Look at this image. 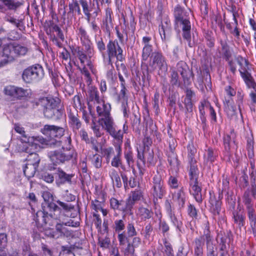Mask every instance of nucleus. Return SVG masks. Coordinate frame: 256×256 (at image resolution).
<instances>
[{"instance_id":"obj_1","label":"nucleus","mask_w":256,"mask_h":256,"mask_svg":"<svg viewBox=\"0 0 256 256\" xmlns=\"http://www.w3.org/2000/svg\"><path fill=\"white\" fill-rule=\"evenodd\" d=\"M22 147L16 148L18 152H26L28 154L26 158V164L38 166L40 158L36 151L46 147L48 142L42 136L26 138L22 140Z\"/></svg>"},{"instance_id":"obj_2","label":"nucleus","mask_w":256,"mask_h":256,"mask_svg":"<svg viewBox=\"0 0 256 256\" xmlns=\"http://www.w3.org/2000/svg\"><path fill=\"white\" fill-rule=\"evenodd\" d=\"M60 213L54 214L52 218L47 219L46 224H36L38 228H40L44 231V233L48 236L54 238H58L63 236L67 238L73 236L72 232L64 226V222H60Z\"/></svg>"},{"instance_id":"obj_3","label":"nucleus","mask_w":256,"mask_h":256,"mask_svg":"<svg viewBox=\"0 0 256 256\" xmlns=\"http://www.w3.org/2000/svg\"><path fill=\"white\" fill-rule=\"evenodd\" d=\"M42 196L44 202L42 204V210L37 212L34 216L36 224H46L47 219L51 220L54 214L60 213V208L53 202V196L48 192H44Z\"/></svg>"},{"instance_id":"obj_4","label":"nucleus","mask_w":256,"mask_h":256,"mask_svg":"<svg viewBox=\"0 0 256 256\" xmlns=\"http://www.w3.org/2000/svg\"><path fill=\"white\" fill-rule=\"evenodd\" d=\"M190 10H184L179 6L174 9V26L176 28H180L182 30V36L188 43L190 46L191 40V24L190 21Z\"/></svg>"},{"instance_id":"obj_5","label":"nucleus","mask_w":256,"mask_h":256,"mask_svg":"<svg viewBox=\"0 0 256 256\" xmlns=\"http://www.w3.org/2000/svg\"><path fill=\"white\" fill-rule=\"evenodd\" d=\"M38 106L42 108L45 117L54 120L60 119L63 115V110L60 108L58 100L52 97H44L38 100Z\"/></svg>"},{"instance_id":"obj_6","label":"nucleus","mask_w":256,"mask_h":256,"mask_svg":"<svg viewBox=\"0 0 256 256\" xmlns=\"http://www.w3.org/2000/svg\"><path fill=\"white\" fill-rule=\"evenodd\" d=\"M27 48L16 42H10L4 44L2 54L0 53V68L12 62L17 56L24 55Z\"/></svg>"},{"instance_id":"obj_7","label":"nucleus","mask_w":256,"mask_h":256,"mask_svg":"<svg viewBox=\"0 0 256 256\" xmlns=\"http://www.w3.org/2000/svg\"><path fill=\"white\" fill-rule=\"evenodd\" d=\"M195 163L196 160H193L192 158L189 171V190L190 194L194 196L196 200L198 202L200 203L202 199L201 194V188L198 186V178L199 171Z\"/></svg>"},{"instance_id":"obj_8","label":"nucleus","mask_w":256,"mask_h":256,"mask_svg":"<svg viewBox=\"0 0 256 256\" xmlns=\"http://www.w3.org/2000/svg\"><path fill=\"white\" fill-rule=\"evenodd\" d=\"M148 67L150 71L158 70V74L160 76L166 75L168 71V64L166 58L160 52H153L150 56Z\"/></svg>"},{"instance_id":"obj_9","label":"nucleus","mask_w":256,"mask_h":256,"mask_svg":"<svg viewBox=\"0 0 256 256\" xmlns=\"http://www.w3.org/2000/svg\"><path fill=\"white\" fill-rule=\"evenodd\" d=\"M6 98L11 101L30 98L32 92L29 88H24L14 86H8L4 89Z\"/></svg>"},{"instance_id":"obj_10","label":"nucleus","mask_w":256,"mask_h":256,"mask_svg":"<svg viewBox=\"0 0 256 256\" xmlns=\"http://www.w3.org/2000/svg\"><path fill=\"white\" fill-rule=\"evenodd\" d=\"M123 50L116 40H110L106 44V53L102 54L104 62L105 64L112 65V60L115 58L118 60H122Z\"/></svg>"},{"instance_id":"obj_11","label":"nucleus","mask_w":256,"mask_h":256,"mask_svg":"<svg viewBox=\"0 0 256 256\" xmlns=\"http://www.w3.org/2000/svg\"><path fill=\"white\" fill-rule=\"evenodd\" d=\"M43 68L40 64H34L25 69L22 78L26 83H35L40 80L44 76Z\"/></svg>"},{"instance_id":"obj_12","label":"nucleus","mask_w":256,"mask_h":256,"mask_svg":"<svg viewBox=\"0 0 256 256\" xmlns=\"http://www.w3.org/2000/svg\"><path fill=\"white\" fill-rule=\"evenodd\" d=\"M41 132L51 140L50 142L45 139L48 144L46 146H47L54 144L56 141V138H60L64 136V128L56 126L46 124L41 129Z\"/></svg>"},{"instance_id":"obj_13","label":"nucleus","mask_w":256,"mask_h":256,"mask_svg":"<svg viewBox=\"0 0 256 256\" xmlns=\"http://www.w3.org/2000/svg\"><path fill=\"white\" fill-rule=\"evenodd\" d=\"M151 194L154 199L162 198L166 194L162 176L160 172L157 171L152 178V186Z\"/></svg>"},{"instance_id":"obj_14","label":"nucleus","mask_w":256,"mask_h":256,"mask_svg":"<svg viewBox=\"0 0 256 256\" xmlns=\"http://www.w3.org/2000/svg\"><path fill=\"white\" fill-rule=\"evenodd\" d=\"M49 156L51 161L54 164H60L76 156V153L73 149L62 150L50 152Z\"/></svg>"},{"instance_id":"obj_15","label":"nucleus","mask_w":256,"mask_h":256,"mask_svg":"<svg viewBox=\"0 0 256 256\" xmlns=\"http://www.w3.org/2000/svg\"><path fill=\"white\" fill-rule=\"evenodd\" d=\"M125 222L124 218L120 220H116L114 221L112 226L114 232L118 234L117 238L120 246H126L128 242V238L126 236L124 230L125 229Z\"/></svg>"},{"instance_id":"obj_16","label":"nucleus","mask_w":256,"mask_h":256,"mask_svg":"<svg viewBox=\"0 0 256 256\" xmlns=\"http://www.w3.org/2000/svg\"><path fill=\"white\" fill-rule=\"evenodd\" d=\"M76 33L88 54L91 56L94 52V50L86 31L81 26L78 28Z\"/></svg>"},{"instance_id":"obj_17","label":"nucleus","mask_w":256,"mask_h":256,"mask_svg":"<svg viewBox=\"0 0 256 256\" xmlns=\"http://www.w3.org/2000/svg\"><path fill=\"white\" fill-rule=\"evenodd\" d=\"M175 70L178 73L179 72L181 74L185 86H189L190 84V72L186 64L182 61L178 62Z\"/></svg>"},{"instance_id":"obj_18","label":"nucleus","mask_w":256,"mask_h":256,"mask_svg":"<svg viewBox=\"0 0 256 256\" xmlns=\"http://www.w3.org/2000/svg\"><path fill=\"white\" fill-rule=\"evenodd\" d=\"M236 134L234 130H232L229 134H226L224 137V150L228 153L232 148H236Z\"/></svg>"},{"instance_id":"obj_19","label":"nucleus","mask_w":256,"mask_h":256,"mask_svg":"<svg viewBox=\"0 0 256 256\" xmlns=\"http://www.w3.org/2000/svg\"><path fill=\"white\" fill-rule=\"evenodd\" d=\"M166 208L170 222L176 228V230H180V228L182 225V222L176 216L174 212L172 209L170 204L168 202L166 203Z\"/></svg>"},{"instance_id":"obj_20","label":"nucleus","mask_w":256,"mask_h":256,"mask_svg":"<svg viewBox=\"0 0 256 256\" xmlns=\"http://www.w3.org/2000/svg\"><path fill=\"white\" fill-rule=\"evenodd\" d=\"M97 103L96 112L100 118L110 114L111 106L109 103L104 100H100Z\"/></svg>"},{"instance_id":"obj_21","label":"nucleus","mask_w":256,"mask_h":256,"mask_svg":"<svg viewBox=\"0 0 256 256\" xmlns=\"http://www.w3.org/2000/svg\"><path fill=\"white\" fill-rule=\"evenodd\" d=\"M226 61L228 62L230 70L233 74H234L236 70L237 64L240 67L242 66L244 63L247 65L246 60L240 56H232L231 58H230L229 60H226Z\"/></svg>"},{"instance_id":"obj_22","label":"nucleus","mask_w":256,"mask_h":256,"mask_svg":"<svg viewBox=\"0 0 256 256\" xmlns=\"http://www.w3.org/2000/svg\"><path fill=\"white\" fill-rule=\"evenodd\" d=\"M256 198V187L254 185H252L250 188L246 190L244 196V202L247 208H252V202Z\"/></svg>"},{"instance_id":"obj_23","label":"nucleus","mask_w":256,"mask_h":256,"mask_svg":"<svg viewBox=\"0 0 256 256\" xmlns=\"http://www.w3.org/2000/svg\"><path fill=\"white\" fill-rule=\"evenodd\" d=\"M112 12L111 9L107 8L106 10V16L103 20L102 28L103 30L107 33H110L114 27L112 17Z\"/></svg>"},{"instance_id":"obj_24","label":"nucleus","mask_w":256,"mask_h":256,"mask_svg":"<svg viewBox=\"0 0 256 256\" xmlns=\"http://www.w3.org/2000/svg\"><path fill=\"white\" fill-rule=\"evenodd\" d=\"M52 32L53 34L50 35L51 40L56 46L61 47L62 43L59 40L63 42L64 39L62 31L58 26L55 25L52 28Z\"/></svg>"},{"instance_id":"obj_25","label":"nucleus","mask_w":256,"mask_h":256,"mask_svg":"<svg viewBox=\"0 0 256 256\" xmlns=\"http://www.w3.org/2000/svg\"><path fill=\"white\" fill-rule=\"evenodd\" d=\"M170 22L167 16H164L159 26V32L162 40L164 41L166 39V32L170 31Z\"/></svg>"},{"instance_id":"obj_26","label":"nucleus","mask_w":256,"mask_h":256,"mask_svg":"<svg viewBox=\"0 0 256 256\" xmlns=\"http://www.w3.org/2000/svg\"><path fill=\"white\" fill-rule=\"evenodd\" d=\"M218 156V152L216 150L208 148L204 154V162L206 164H212L216 160Z\"/></svg>"},{"instance_id":"obj_27","label":"nucleus","mask_w":256,"mask_h":256,"mask_svg":"<svg viewBox=\"0 0 256 256\" xmlns=\"http://www.w3.org/2000/svg\"><path fill=\"white\" fill-rule=\"evenodd\" d=\"M99 120L101 122L102 127L109 132L115 126L114 122L111 114L100 118Z\"/></svg>"},{"instance_id":"obj_28","label":"nucleus","mask_w":256,"mask_h":256,"mask_svg":"<svg viewBox=\"0 0 256 256\" xmlns=\"http://www.w3.org/2000/svg\"><path fill=\"white\" fill-rule=\"evenodd\" d=\"M142 198V193L140 190L132 192L126 202V208L130 209L134 203L140 200Z\"/></svg>"},{"instance_id":"obj_29","label":"nucleus","mask_w":256,"mask_h":256,"mask_svg":"<svg viewBox=\"0 0 256 256\" xmlns=\"http://www.w3.org/2000/svg\"><path fill=\"white\" fill-rule=\"evenodd\" d=\"M72 175L66 174L63 170L58 169L56 173V183L60 185L65 183L67 182L70 181Z\"/></svg>"},{"instance_id":"obj_30","label":"nucleus","mask_w":256,"mask_h":256,"mask_svg":"<svg viewBox=\"0 0 256 256\" xmlns=\"http://www.w3.org/2000/svg\"><path fill=\"white\" fill-rule=\"evenodd\" d=\"M220 44L222 47V54L224 58L226 60H229L232 56V50L230 49L226 41L220 40Z\"/></svg>"},{"instance_id":"obj_31","label":"nucleus","mask_w":256,"mask_h":256,"mask_svg":"<svg viewBox=\"0 0 256 256\" xmlns=\"http://www.w3.org/2000/svg\"><path fill=\"white\" fill-rule=\"evenodd\" d=\"M173 199L178 202L180 208L184 207L186 202V195L183 190L180 189L174 192L173 195Z\"/></svg>"},{"instance_id":"obj_32","label":"nucleus","mask_w":256,"mask_h":256,"mask_svg":"<svg viewBox=\"0 0 256 256\" xmlns=\"http://www.w3.org/2000/svg\"><path fill=\"white\" fill-rule=\"evenodd\" d=\"M152 212L149 209L140 207L138 208L137 215L142 220H146L152 217Z\"/></svg>"},{"instance_id":"obj_33","label":"nucleus","mask_w":256,"mask_h":256,"mask_svg":"<svg viewBox=\"0 0 256 256\" xmlns=\"http://www.w3.org/2000/svg\"><path fill=\"white\" fill-rule=\"evenodd\" d=\"M38 167V166L26 164L25 166L23 168L24 174L28 178H32L34 176Z\"/></svg>"},{"instance_id":"obj_34","label":"nucleus","mask_w":256,"mask_h":256,"mask_svg":"<svg viewBox=\"0 0 256 256\" xmlns=\"http://www.w3.org/2000/svg\"><path fill=\"white\" fill-rule=\"evenodd\" d=\"M141 238L138 236H134L132 240V243L130 244L128 242H126L128 244L126 248L124 250V254H128L130 252H132L134 250H131L132 247V248H138V247L140 244H141Z\"/></svg>"},{"instance_id":"obj_35","label":"nucleus","mask_w":256,"mask_h":256,"mask_svg":"<svg viewBox=\"0 0 256 256\" xmlns=\"http://www.w3.org/2000/svg\"><path fill=\"white\" fill-rule=\"evenodd\" d=\"M210 204L211 205L210 210L214 215H218L221 210L222 202L220 200H216L212 198L210 200Z\"/></svg>"},{"instance_id":"obj_36","label":"nucleus","mask_w":256,"mask_h":256,"mask_svg":"<svg viewBox=\"0 0 256 256\" xmlns=\"http://www.w3.org/2000/svg\"><path fill=\"white\" fill-rule=\"evenodd\" d=\"M69 118V122L74 130H78L80 128L81 122L77 116L70 114Z\"/></svg>"},{"instance_id":"obj_37","label":"nucleus","mask_w":256,"mask_h":256,"mask_svg":"<svg viewBox=\"0 0 256 256\" xmlns=\"http://www.w3.org/2000/svg\"><path fill=\"white\" fill-rule=\"evenodd\" d=\"M203 242L200 238H196L194 241V256H202L203 255Z\"/></svg>"},{"instance_id":"obj_38","label":"nucleus","mask_w":256,"mask_h":256,"mask_svg":"<svg viewBox=\"0 0 256 256\" xmlns=\"http://www.w3.org/2000/svg\"><path fill=\"white\" fill-rule=\"evenodd\" d=\"M110 176L112 181L113 184L120 188L122 186L120 178L118 172L114 169H112L109 173Z\"/></svg>"},{"instance_id":"obj_39","label":"nucleus","mask_w":256,"mask_h":256,"mask_svg":"<svg viewBox=\"0 0 256 256\" xmlns=\"http://www.w3.org/2000/svg\"><path fill=\"white\" fill-rule=\"evenodd\" d=\"M22 3L17 0H4V6L8 9L15 10L18 9Z\"/></svg>"},{"instance_id":"obj_40","label":"nucleus","mask_w":256,"mask_h":256,"mask_svg":"<svg viewBox=\"0 0 256 256\" xmlns=\"http://www.w3.org/2000/svg\"><path fill=\"white\" fill-rule=\"evenodd\" d=\"M248 209V215L251 228L254 230L256 226V215L252 208Z\"/></svg>"},{"instance_id":"obj_41","label":"nucleus","mask_w":256,"mask_h":256,"mask_svg":"<svg viewBox=\"0 0 256 256\" xmlns=\"http://www.w3.org/2000/svg\"><path fill=\"white\" fill-rule=\"evenodd\" d=\"M80 2L82 8L83 12L86 16V20L88 22H89L91 16L90 12L92 11V9L89 8L88 3L86 0H80Z\"/></svg>"},{"instance_id":"obj_42","label":"nucleus","mask_w":256,"mask_h":256,"mask_svg":"<svg viewBox=\"0 0 256 256\" xmlns=\"http://www.w3.org/2000/svg\"><path fill=\"white\" fill-rule=\"evenodd\" d=\"M152 45L144 46L142 52V60L144 61L147 60L150 55H152Z\"/></svg>"},{"instance_id":"obj_43","label":"nucleus","mask_w":256,"mask_h":256,"mask_svg":"<svg viewBox=\"0 0 256 256\" xmlns=\"http://www.w3.org/2000/svg\"><path fill=\"white\" fill-rule=\"evenodd\" d=\"M170 84L172 86H178L180 85L178 74L174 69L172 70Z\"/></svg>"},{"instance_id":"obj_44","label":"nucleus","mask_w":256,"mask_h":256,"mask_svg":"<svg viewBox=\"0 0 256 256\" xmlns=\"http://www.w3.org/2000/svg\"><path fill=\"white\" fill-rule=\"evenodd\" d=\"M126 236L128 238H132L136 236L137 232L132 222H128L126 226Z\"/></svg>"},{"instance_id":"obj_45","label":"nucleus","mask_w":256,"mask_h":256,"mask_svg":"<svg viewBox=\"0 0 256 256\" xmlns=\"http://www.w3.org/2000/svg\"><path fill=\"white\" fill-rule=\"evenodd\" d=\"M88 94L91 100H96L97 102L100 101L99 100L98 92L94 87H90L88 91Z\"/></svg>"},{"instance_id":"obj_46","label":"nucleus","mask_w":256,"mask_h":256,"mask_svg":"<svg viewBox=\"0 0 256 256\" xmlns=\"http://www.w3.org/2000/svg\"><path fill=\"white\" fill-rule=\"evenodd\" d=\"M108 133L111 136L116 140H121L122 139L124 132L121 130H116L115 126L110 130Z\"/></svg>"},{"instance_id":"obj_47","label":"nucleus","mask_w":256,"mask_h":256,"mask_svg":"<svg viewBox=\"0 0 256 256\" xmlns=\"http://www.w3.org/2000/svg\"><path fill=\"white\" fill-rule=\"evenodd\" d=\"M96 44V47L100 52V53L101 54L102 56V54H104L105 53V50H106V46L105 44L103 41V40L102 38H98L95 39Z\"/></svg>"},{"instance_id":"obj_48","label":"nucleus","mask_w":256,"mask_h":256,"mask_svg":"<svg viewBox=\"0 0 256 256\" xmlns=\"http://www.w3.org/2000/svg\"><path fill=\"white\" fill-rule=\"evenodd\" d=\"M210 104L206 101H204L201 102L200 105L199 106V111L200 114V118L202 121L205 120V108L208 110Z\"/></svg>"},{"instance_id":"obj_49","label":"nucleus","mask_w":256,"mask_h":256,"mask_svg":"<svg viewBox=\"0 0 256 256\" xmlns=\"http://www.w3.org/2000/svg\"><path fill=\"white\" fill-rule=\"evenodd\" d=\"M242 76L244 78L246 84L252 88H254L255 84L252 79L250 76L248 74H245L242 72L240 70H239Z\"/></svg>"},{"instance_id":"obj_50","label":"nucleus","mask_w":256,"mask_h":256,"mask_svg":"<svg viewBox=\"0 0 256 256\" xmlns=\"http://www.w3.org/2000/svg\"><path fill=\"white\" fill-rule=\"evenodd\" d=\"M233 215L234 222L238 224L240 226H243L244 222V216L238 212H234Z\"/></svg>"},{"instance_id":"obj_51","label":"nucleus","mask_w":256,"mask_h":256,"mask_svg":"<svg viewBox=\"0 0 256 256\" xmlns=\"http://www.w3.org/2000/svg\"><path fill=\"white\" fill-rule=\"evenodd\" d=\"M14 130L18 133H19L20 134H22V138L21 141L20 142V144H18L17 148H19L20 147L21 148L22 147V142H23L22 140L24 139L25 137L29 138L30 136L28 137L24 134L25 132L24 130V128L20 126L19 124H16L14 125Z\"/></svg>"},{"instance_id":"obj_52","label":"nucleus","mask_w":256,"mask_h":256,"mask_svg":"<svg viewBox=\"0 0 256 256\" xmlns=\"http://www.w3.org/2000/svg\"><path fill=\"white\" fill-rule=\"evenodd\" d=\"M102 158L100 156L96 154H94L92 158V163L96 168H100L102 166Z\"/></svg>"},{"instance_id":"obj_53","label":"nucleus","mask_w":256,"mask_h":256,"mask_svg":"<svg viewBox=\"0 0 256 256\" xmlns=\"http://www.w3.org/2000/svg\"><path fill=\"white\" fill-rule=\"evenodd\" d=\"M102 154L106 156V160L109 161L112 154L114 153V149L112 147L101 148Z\"/></svg>"},{"instance_id":"obj_54","label":"nucleus","mask_w":256,"mask_h":256,"mask_svg":"<svg viewBox=\"0 0 256 256\" xmlns=\"http://www.w3.org/2000/svg\"><path fill=\"white\" fill-rule=\"evenodd\" d=\"M68 7L70 12H77L78 14H80V9L78 2H72L69 4Z\"/></svg>"},{"instance_id":"obj_55","label":"nucleus","mask_w":256,"mask_h":256,"mask_svg":"<svg viewBox=\"0 0 256 256\" xmlns=\"http://www.w3.org/2000/svg\"><path fill=\"white\" fill-rule=\"evenodd\" d=\"M7 20L16 26V27L20 30L24 28V25L21 20H17L14 18L10 17L8 18Z\"/></svg>"},{"instance_id":"obj_56","label":"nucleus","mask_w":256,"mask_h":256,"mask_svg":"<svg viewBox=\"0 0 256 256\" xmlns=\"http://www.w3.org/2000/svg\"><path fill=\"white\" fill-rule=\"evenodd\" d=\"M122 202H119L118 200L114 198H111L110 200V206L114 210H124V209H122L120 207L122 204Z\"/></svg>"},{"instance_id":"obj_57","label":"nucleus","mask_w":256,"mask_h":256,"mask_svg":"<svg viewBox=\"0 0 256 256\" xmlns=\"http://www.w3.org/2000/svg\"><path fill=\"white\" fill-rule=\"evenodd\" d=\"M168 184L172 188H176L178 186V182L177 178L173 176L169 177Z\"/></svg>"},{"instance_id":"obj_58","label":"nucleus","mask_w":256,"mask_h":256,"mask_svg":"<svg viewBox=\"0 0 256 256\" xmlns=\"http://www.w3.org/2000/svg\"><path fill=\"white\" fill-rule=\"evenodd\" d=\"M41 178L48 183L52 182L54 180V176L49 172H44L41 174Z\"/></svg>"},{"instance_id":"obj_59","label":"nucleus","mask_w":256,"mask_h":256,"mask_svg":"<svg viewBox=\"0 0 256 256\" xmlns=\"http://www.w3.org/2000/svg\"><path fill=\"white\" fill-rule=\"evenodd\" d=\"M7 237L4 234H0V251H2L6 246Z\"/></svg>"},{"instance_id":"obj_60","label":"nucleus","mask_w":256,"mask_h":256,"mask_svg":"<svg viewBox=\"0 0 256 256\" xmlns=\"http://www.w3.org/2000/svg\"><path fill=\"white\" fill-rule=\"evenodd\" d=\"M124 158L128 166H130L131 164L133 163L132 154L130 149L126 150L124 152Z\"/></svg>"},{"instance_id":"obj_61","label":"nucleus","mask_w":256,"mask_h":256,"mask_svg":"<svg viewBox=\"0 0 256 256\" xmlns=\"http://www.w3.org/2000/svg\"><path fill=\"white\" fill-rule=\"evenodd\" d=\"M184 104L187 112H191L192 111V99L186 98L184 100Z\"/></svg>"},{"instance_id":"obj_62","label":"nucleus","mask_w":256,"mask_h":256,"mask_svg":"<svg viewBox=\"0 0 256 256\" xmlns=\"http://www.w3.org/2000/svg\"><path fill=\"white\" fill-rule=\"evenodd\" d=\"M122 89L118 96V100L120 101H126L128 100L127 97L126 96V88L125 86H121Z\"/></svg>"},{"instance_id":"obj_63","label":"nucleus","mask_w":256,"mask_h":256,"mask_svg":"<svg viewBox=\"0 0 256 256\" xmlns=\"http://www.w3.org/2000/svg\"><path fill=\"white\" fill-rule=\"evenodd\" d=\"M103 205L104 204L102 202L98 200H95L92 203V208L97 212L103 208Z\"/></svg>"},{"instance_id":"obj_64","label":"nucleus","mask_w":256,"mask_h":256,"mask_svg":"<svg viewBox=\"0 0 256 256\" xmlns=\"http://www.w3.org/2000/svg\"><path fill=\"white\" fill-rule=\"evenodd\" d=\"M78 56L80 62L83 64L88 60V56L83 50H78Z\"/></svg>"}]
</instances>
